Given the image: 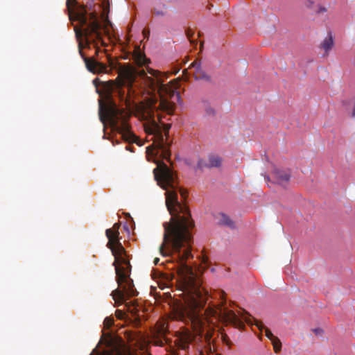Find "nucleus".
Instances as JSON below:
<instances>
[{
  "mask_svg": "<svg viewBox=\"0 0 355 355\" xmlns=\"http://www.w3.org/2000/svg\"><path fill=\"white\" fill-rule=\"evenodd\" d=\"M334 46V38L331 33H328L327 36L324 38L322 42L320 44V47L324 51V55L327 56L329 55V51Z\"/></svg>",
  "mask_w": 355,
  "mask_h": 355,
  "instance_id": "nucleus-10",
  "label": "nucleus"
},
{
  "mask_svg": "<svg viewBox=\"0 0 355 355\" xmlns=\"http://www.w3.org/2000/svg\"><path fill=\"white\" fill-rule=\"evenodd\" d=\"M153 15L156 17H164L166 13V6L165 5H157L152 9Z\"/></svg>",
  "mask_w": 355,
  "mask_h": 355,
  "instance_id": "nucleus-13",
  "label": "nucleus"
},
{
  "mask_svg": "<svg viewBox=\"0 0 355 355\" xmlns=\"http://www.w3.org/2000/svg\"><path fill=\"white\" fill-rule=\"evenodd\" d=\"M93 84L96 87L101 86L104 90V92L107 96L112 95L113 93L116 92L121 99H124V93L121 95V86L123 82L121 80H110L107 81H102L99 78H96L93 80Z\"/></svg>",
  "mask_w": 355,
  "mask_h": 355,
  "instance_id": "nucleus-6",
  "label": "nucleus"
},
{
  "mask_svg": "<svg viewBox=\"0 0 355 355\" xmlns=\"http://www.w3.org/2000/svg\"><path fill=\"white\" fill-rule=\"evenodd\" d=\"M180 195L183 198H185L187 197V192L183 189H180Z\"/></svg>",
  "mask_w": 355,
  "mask_h": 355,
  "instance_id": "nucleus-21",
  "label": "nucleus"
},
{
  "mask_svg": "<svg viewBox=\"0 0 355 355\" xmlns=\"http://www.w3.org/2000/svg\"><path fill=\"white\" fill-rule=\"evenodd\" d=\"M67 8L71 22L78 21V25L73 27L76 37L78 42V51L84 60L87 70L93 73H109L112 69L94 58H88L83 52L84 48L96 49L97 55L100 46L105 44L103 36L106 34V28L103 24L101 16L95 11L85 6L78 5L75 0H67Z\"/></svg>",
  "mask_w": 355,
  "mask_h": 355,
  "instance_id": "nucleus-3",
  "label": "nucleus"
},
{
  "mask_svg": "<svg viewBox=\"0 0 355 355\" xmlns=\"http://www.w3.org/2000/svg\"><path fill=\"white\" fill-rule=\"evenodd\" d=\"M143 34L145 38H148V36L150 35V31L148 29H144L143 31Z\"/></svg>",
  "mask_w": 355,
  "mask_h": 355,
  "instance_id": "nucleus-24",
  "label": "nucleus"
},
{
  "mask_svg": "<svg viewBox=\"0 0 355 355\" xmlns=\"http://www.w3.org/2000/svg\"><path fill=\"white\" fill-rule=\"evenodd\" d=\"M159 261V258H155L154 259V264L155 265H157L158 263V262Z\"/></svg>",
  "mask_w": 355,
  "mask_h": 355,
  "instance_id": "nucleus-29",
  "label": "nucleus"
},
{
  "mask_svg": "<svg viewBox=\"0 0 355 355\" xmlns=\"http://www.w3.org/2000/svg\"><path fill=\"white\" fill-rule=\"evenodd\" d=\"M90 355H120V352L114 350H103V352H98L94 349Z\"/></svg>",
  "mask_w": 355,
  "mask_h": 355,
  "instance_id": "nucleus-16",
  "label": "nucleus"
},
{
  "mask_svg": "<svg viewBox=\"0 0 355 355\" xmlns=\"http://www.w3.org/2000/svg\"><path fill=\"white\" fill-rule=\"evenodd\" d=\"M220 225L227 226L230 228L234 227V223L230 218V217L224 214H220L219 222Z\"/></svg>",
  "mask_w": 355,
  "mask_h": 355,
  "instance_id": "nucleus-14",
  "label": "nucleus"
},
{
  "mask_svg": "<svg viewBox=\"0 0 355 355\" xmlns=\"http://www.w3.org/2000/svg\"><path fill=\"white\" fill-rule=\"evenodd\" d=\"M327 12V8L324 6H320L317 12L321 13V12Z\"/></svg>",
  "mask_w": 355,
  "mask_h": 355,
  "instance_id": "nucleus-20",
  "label": "nucleus"
},
{
  "mask_svg": "<svg viewBox=\"0 0 355 355\" xmlns=\"http://www.w3.org/2000/svg\"><path fill=\"white\" fill-rule=\"evenodd\" d=\"M120 227L121 224L116 223L112 228L105 231V235L108 239L107 247L110 249L114 257L113 266L115 267L116 281L119 286L121 287L116 288L111 293L116 306L125 303L130 297L138 295L133 280L130 278L132 266L130 262V254L120 242Z\"/></svg>",
  "mask_w": 355,
  "mask_h": 355,
  "instance_id": "nucleus-4",
  "label": "nucleus"
},
{
  "mask_svg": "<svg viewBox=\"0 0 355 355\" xmlns=\"http://www.w3.org/2000/svg\"><path fill=\"white\" fill-rule=\"evenodd\" d=\"M274 176L277 184L284 186L290 180V175L284 171L275 169Z\"/></svg>",
  "mask_w": 355,
  "mask_h": 355,
  "instance_id": "nucleus-9",
  "label": "nucleus"
},
{
  "mask_svg": "<svg viewBox=\"0 0 355 355\" xmlns=\"http://www.w3.org/2000/svg\"><path fill=\"white\" fill-rule=\"evenodd\" d=\"M208 262V258L206 257H203L202 259V263H203L205 266H207Z\"/></svg>",
  "mask_w": 355,
  "mask_h": 355,
  "instance_id": "nucleus-25",
  "label": "nucleus"
},
{
  "mask_svg": "<svg viewBox=\"0 0 355 355\" xmlns=\"http://www.w3.org/2000/svg\"><path fill=\"white\" fill-rule=\"evenodd\" d=\"M148 76L144 70H141L140 76L144 84L143 95L146 101L138 110V117L144 121V130L149 141L153 143L146 148L147 157H159L170 160V144L167 141L171 124L157 123L155 112L161 110L171 114L174 110L175 102L180 98V94L175 91L173 85L164 84L162 73L153 69H148Z\"/></svg>",
  "mask_w": 355,
  "mask_h": 355,
  "instance_id": "nucleus-2",
  "label": "nucleus"
},
{
  "mask_svg": "<svg viewBox=\"0 0 355 355\" xmlns=\"http://www.w3.org/2000/svg\"><path fill=\"white\" fill-rule=\"evenodd\" d=\"M168 326L164 320L158 321L152 331V340L155 345L162 346L166 343Z\"/></svg>",
  "mask_w": 355,
  "mask_h": 355,
  "instance_id": "nucleus-8",
  "label": "nucleus"
},
{
  "mask_svg": "<svg viewBox=\"0 0 355 355\" xmlns=\"http://www.w3.org/2000/svg\"><path fill=\"white\" fill-rule=\"evenodd\" d=\"M242 318L245 320V322L247 324H248L249 325H255L260 331H262L264 329L266 336L271 340L275 352L278 353L281 350L282 343L280 340L277 337L275 336L269 329L266 328L260 321L253 318L254 322H252L250 318L245 317L243 315Z\"/></svg>",
  "mask_w": 355,
  "mask_h": 355,
  "instance_id": "nucleus-7",
  "label": "nucleus"
},
{
  "mask_svg": "<svg viewBox=\"0 0 355 355\" xmlns=\"http://www.w3.org/2000/svg\"><path fill=\"white\" fill-rule=\"evenodd\" d=\"M205 112L208 116H214L216 114V109L209 104L205 105Z\"/></svg>",
  "mask_w": 355,
  "mask_h": 355,
  "instance_id": "nucleus-17",
  "label": "nucleus"
},
{
  "mask_svg": "<svg viewBox=\"0 0 355 355\" xmlns=\"http://www.w3.org/2000/svg\"><path fill=\"white\" fill-rule=\"evenodd\" d=\"M125 149L128 150H130L131 152H133V150L132 149V148L130 146V145H127L125 146Z\"/></svg>",
  "mask_w": 355,
  "mask_h": 355,
  "instance_id": "nucleus-28",
  "label": "nucleus"
},
{
  "mask_svg": "<svg viewBox=\"0 0 355 355\" xmlns=\"http://www.w3.org/2000/svg\"><path fill=\"white\" fill-rule=\"evenodd\" d=\"M266 180H269V177H268V176H267V177H266Z\"/></svg>",
  "mask_w": 355,
  "mask_h": 355,
  "instance_id": "nucleus-30",
  "label": "nucleus"
},
{
  "mask_svg": "<svg viewBox=\"0 0 355 355\" xmlns=\"http://www.w3.org/2000/svg\"><path fill=\"white\" fill-rule=\"evenodd\" d=\"M187 37L191 40V37L193 36V33H191V31H188L187 33Z\"/></svg>",
  "mask_w": 355,
  "mask_h": 355,
  "instance_id": "nucleus-26",
  "label": "nucleus"
},
{
  "mask_svg": "<svg viewBox=\"0 0 355 355\" xmlns=\"http://www.w3.org/2000/svg\"><path fill=\"white\" fill-rule=\"evenodd\" d=\"M191 65L192 67H196L197 69H199L200 67V62L196 60L193 62Z\"/></svg>",
  "mask_w": 355,
  "mask_h": 355,
  "instance_id": "nucleus-19",
  "label": "nucleus"
},
{
  "mask_svg": "<svg viewBox=\"0 0 355 355\" xmlns=\"http://www.w3.org/2000/svg\"><path fill=\"white\" fill-rule=\"evenodd\" d=\"M132 89H133V83H132L131 85L129 86L128 88V92L129 94H130L131 90H132Z\"/></svg>",
  "mask_w": 355,
  "mask_h": 355,
  "instance_id": "nucleus-27",
  "label": "nucleus"
},
{
  "mask_svg": "<svg viewBox=\"0 0 355 355\" xmlns=\"http://www.w3.org/2000/svg\"><path fill=\"white\" fill-rule=\"evenodd\" d=\"M313 3V1H312L311 0H306L304 2V4L307 8H311L312 6Z\"/></svg>",
  "mask_w": 355,
  "mask_h": 355,
  "instance_id": "nucleus-23",
  "label": "nucleus"
},
{
  "mask_svg": "<svg viewBox=\"0 0 355 355\" xmlns=\"http://www.w3.org/2000/svg\"><path fill=\"white\" fill-rule=\"evenodd\" d=\"M153 162L157 164L153 169L155 180L166 190V205L171 215L170 222L164 223L163 241L159 250L163 257H176L178 272L182 279V291L185 295L184 304L174 309V318L190 324L196 335L209 343L214 332L211 318H218L238 329H243L245 324L233 311L223 305L217 308L209 306L202 313L208 293L198 285L192 268L187 263L193 257L191 241L194 222L188 207L178 200L174 172L162 160L153 159Z\"/></svg>",
  "mask_w": 355,
  "mask_h": 355,
  "instance_id": "nucleus-1",
  "label": "nucleus"
},
{
  "mask_svg": "<svg viewBox=\"0 0 355 355\" xmlns=\"http://www.w3.org/2000/svg\"><path fill=\"white\" fill-rule=\"evenodd\" d=\"M99 117L103 123L108 121L110 125L118 130L125 141L136 142L137 138L130 131V125L128 123L130 114L124 108L119 107L115 102L111 101L104 110L101 107Z\"/></svg>",
  "mask_w": 355,
  "mask_h": 355,
  "instance_id": "nucleus-5",
  "label": "nucleus"
},
{
  "mask_svg": "<svg viewBox=\"0 0 355 355\" xmlns=\"http://www.w3.org/2000/svg\"><path fill=\"white\" fill-rule=\"evenodd\" d=\"M135 62L140 66H143L148 62V60L144 54H142L139 52L136 53L134 55Z\"/></svg>",
  "mask_w": 355,
  "mask_h": 355,
  "instance_id": "nucleus-15",
  "label": "nucleus"
},
{
  "mask_svg": "<svg viewBox=\"0 0 355 355\" xmlns=\"http://www.w3.org/2000/svg\"><path fill=\"white\" fill-rule=\"evenodd\" d=\"M104 322H105V324L107 327H109V326H110V325H112V323H113V320H112V319H111V318H106L105 319Z\"/></svg>",
  "mask_w": 355,
  "mask_h": 355,
  "instance_id": "nucleus-18",
  "label": "nucleus"
},
{
  "mask_svg": "<svg viewBox=\"0 0 355 355\" xmlns=\"http://www.w3.org/2000/svg\"><path fill=\"white\" fill-rule=\"evenodd\" d=\"M193 340V336L190 331H186L182 334V335L180 336L179 341H180V347L182 349H186L189 347V344Z\"/></svg>",
  "mask_w": 355,
  "mask_h": 355,
  "instance_id": "nucleus-11",
  "label": "nucleus"
},
{
  "mask_svg": "<svg viewBox=\"0 0 355 355\" xmlns=\"http://www.w3.org/2000/svg\"><path fill=\"white\" fill-rule=\"evenodd\" d=\"M123 312L122 311H120V310H116V315L117 318H123Z\"/></svg>",
  "mask_w": 355,
  "mask_h": 355,
  "instance_id": "nucleus-22",
  "label": "nucleus"
},
{
  "mask_svg": "<svg viewBox=\"0 0 355 355\" xmlns=\"http://www.w3.org/2000/svg\"><path fill=\"white\" fill-rule=\"evenodd\" d=\"M221 159L218 155H210L208 157V162L205 164L207 167H219L221 164Z\"/></svg>",
  "mask_w": 355,
  "mask_h": 355,
  "instance_id": "nucleus-12",
  "label": "nucleus"
}]
</instances>
